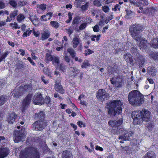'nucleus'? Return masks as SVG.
I'll return each mask as SVG.
<instances>
[{
	"instance_id": "obj_1",
	"label": "nucleus",
	"mask_w": 158,
	"mask_h": 158,
	"mask_svg": "<svg viewBox=\"0 0 158 158\" xmlns=\"http://www.w3.org/2000/svg\"><path fill=\"white\" fill-rule=\"evenodd\" d=\"M128 98L129 103L133 106H139L144 101L143 96L139 91L136 90L129 93Z\"/></svg>"
},
{
	"instance_id": "obj_2",
	"label": "nucleus",
	"mask_w": 158,
	"mask_h": 158,
	"mask_svg": "<svg viewBox=\"0 0 158 158\" xmlns=\"http://www.w3.org/2000/svg\"><path fill=\"white\" fill-rule=\"evenodd\" d=\"M122 105V102L120 100H113L108 103L107 108L108 110V114L115 116L117 114L121 113V106Z\"/></svg>"
},
{
	"instance_id": "obj_3",
	"label": "nucleus",
	"mask_w": 158,
	"mask_h": 158,
	"mask_svg": "<svg viewBox=\"0 0 158 158\" xmlns=\"http://www.w3.org/2000/svg\"><path fill=\"white\" fill-rule=\"evenodd\" d=\"M143 29L141 25L138 24H135L131 26L129 28L130 34L133 38L138 42L141 39V36L139 34Z\"/></svg>"
},
{
	"instance_id": "obj_4",
	"label": "nucleus",
	"mask_w": 158,
	"mask_h": 158,
	"mask_svg": "<svg viewBox=\"0 0 158 158\" xmlns=\"http://www.w3.org/2000/svg\"><path fill=\"white\" fill-rule=\"evenodd\" d=\"M32 89L31 85H22L15 89L14 96L19 98L25 93L30 92Z\"/></svg>"
},
{
	"instance_id": "obj_5",
	"label": "nucleus",
	"mask_w": 158,
	"mask_h": 158,
	"mask_svg": "<svg viewBox=\"0 0 158 158\" xmlns=\"http://www.w3.org/2000/svg\"><path fill=\"white\" fill-rule=\"evenodd\" d=\"M30 153L29 156L27 155L26 152L22 151L20 153V158H39V153L37 152V150L35 148L30 147L29 149Z\"/></svg>"
},
{
	"instance_id": "obj_6",
	"label": "nucleus",
	"mask_w": 158,
	"mask_h": 158,
	"mask_svg": "<svg viewBox=\"0 0 158 158\" xmlns=\"http://www.w3.org/2000/svg\"><path fill=\"white\" fill-rule=\"evenodd\" d=\"M24 131V129L22 128L21 130L15 131L13 134V137L15 143H18L25 140Z\"/></svg>"
},
{
	"instance_id": "obj_7",
	"label": "nucleus",
	"mask_w": 158,
	"mask_h": 158,
	"mask_svg": "<svg viewBox=\"0 0 158 158\" xmlns=\"http://www.w3.org/2000/svg\"><path fill=\"white\" fill-rule=\"evenodd\" d=\"M131 116L134 119L133 123L135 124H139L142 123L141 111H134L132 112Z\"/></svg>"
},
{
	"instance_id": "obj_8",
	"label": "nucleus",
	"mask_w": 158,
	"mask_h": 158,
	"mask_svg": "<svg viewBox=\"0 0 158 158\" xmlns=\"http://www.w3.org/2000/svg\"><path fill=\"white\" fill-rule=\"evenodd\" d=\"M97 97L98 100L102 101L108 99L109 96L108 93L103 89H99L97 93Z\"/></svg>"
},
{
	"instance_id": "obj_9",
	"label": "nucleus",
	"mask_w": 158,
	"mask_h": 158,
	"mask_svg": "<svg viewBox=\"0 0 158 158\" xmlns=\"http://www.w3.org/2000/svg\"><path fill=\"white\" fill-rule=\"evenodd\" d=\"M32 96V94H29L23 100L22 105L23 108L22 110L23 112L25 111V109L30 105Z\"/></svg>"
},
{
	"instance_id": "obj_10",
	"label": "nucleus",
	"mask_w": 158,
	"mask_h": 158,
	"mask_svg": "<svg viewBox=\"0 0 158 158\" xmlns=\"http://www.w3.org/2000/svg\"><path fill=\"white\" fill-rule=\"evenodd\" d=\"M51 98L48 96H46L44 99L40 93V105H42L45 103L47 106H50L51 105Z\"/></svg>"
},
{
	"instance_id": "obj_11",
	"label": "nucleus",
	"mask_w": 158,
	"mask_h": 158,
	"mask_svg": "<svg viewBox=\"0 0 158 158\" xmlns=\"http://www.w3.org/2000/svg\"><path fill=\"white\" fill-rule=\"evenodd\" d=\"M143 120L145 121H148L151 119V113L147 110H143L141 111Z\"/></svg>"
},
{
	"instance_id": "obj_12",
	"label": "nucleus",
	"mask_w": 158,
	"mask_h": 158,
	"mask_svg": "<svg viewBox=\"0 0 158 158\" xmlns=\"http://www.w3.org/2000/svg\"><path fill=\"white\" fill-rule=\"evenodd\" d=\"M111 83L115 87H120L122 85V79L120 78H113L110 80Z\"/></svg>"
},
{
	"instance_id": "obj_13",
	"label": "nucleus",
	"mask_w": 158,
	"mask_h": 158,
	"mask_svg": "<svg viewBox=\"0 0 158 158\" xmlns=\"http://www.w3.org/2000/svg\"><path fill=\"white\" fill-rule=\"evenodd\" d=\"M136 41L137 42V45L139 46L140 49L143 50L146 48L147 44V41L144 39L142 38L141 37V39L139 40L138 42V41Z\"/></svg>"
},
{
	"instance_id": "obj_14",
	"label": "nucleus",
	"mask_w": 158,
	"mask_h": 158,
	"mask_svg": "<svg viewBox=\"0 0 158 158\" xmlns=\"http://www.w3.org/2000/svg\"><path fill=\"white\" fill-rule=\"evenodd\" d=\"M132 134V132L129 131L125 133L123 135L120 136L118 138L119 139H123V140H129L131 139V137Z\"/></svg>"
},
{
	"instance_id": "obj_15",
	"label": "nucleus",
	"mask_w": 158,
	"mask_h": 158,
	"mask_svg": "<svg viewBox=\"0 0 158 158\" xmlns=\"http://www.w3.org/2000/svg\"><path fill=\"white\" fill-rule=\"evenodd\" d=\"M9 149L5 148H0V158H4L9 153Z\"/></svg>"
},
{
	"instance_id": "obj_16",
	"label": "nucleus",
	"mask_w": 158,
	"mask_h": 158,
	"mask_svg": "<svg viewBox=\"0 0 158 158\" xmlns=\"http://www.w3.org/2000/svg\"><path fill=\"white\" fill-rule=\"evenodd\" d=\"M55 89L56 91L59 92L61 94H63L64 93V90L59 82H56Z\"/></svg>"
},
{
	"instance_id": "obj_17",
	"label": "nucleus",
	"mask_w": 158,
	"mask_h": 158,
	"mask_svg": "<svg viewBox=\"0 0 158 158\" xmlns=\"http://www.w3.org/2000/svg\"><path fill=\"white\" fill-rule=\"evenodd\" d=\"M17 117L14 113L12 112L8 115L7 121L9 123H13L15 121V119Z\"/></svg>"
},
{
	"instance_id": "obj_18",
	"label": "nucleus",
	"mask_w": 158,
	"mask_h": 158,
	"mask_svg": "<svg viewBox=\"0 0 158 158\" xmlns=\"http://www.w3.org/2000/svg\"><path fill=\"white\" fill-rule=\"evenodd\" d=\"M147 72L152 76H154L156 74V70L155 67L153 66H149L147 68Z\"/></svg>"
},
{
	"instance_id": "obj_19",
	"label": "nucleus",
	"mask_w": 158,
	"mask_h": 158,
	"mask_svg": "<svg viewBox=\"0 0 158 158\" xmlns=\"http://www.w3.org/2000/svg\"><path fill=\"white\" fill-rule=\"evenodd\" d=\"M122 123V120L118 121H110L109 122V124L112 127H116L120 125Z\"/></svg>"
},
{
	"instance_id": "obj_20",
	"label": "nucleus",
	"mask_w": 158,
	"mask_h": 158,
	"mask_svg": "<svg viewBox=\"0 0 158 158\" xmlns=\"http://www.w3.org/2000/svg\"><path fill=\"white\" fill-rule=\"evenodd\" d=\"M81 41L78 36H75L73 40V48H76L78 44H80Z\"/></svg>"
},
{
	"instance_id": "obj_21",
	"label": "nucleus",
	"mask_w": 158,
	"mask_h": 158,
	"mask_svg": "<svg viewBox=\"0 0 158 158\" xmlns=\"http://www.w3.org/2000/svg\"><path fill=\"white\" fill-rule=\"evenodd\" d=\"M124 56V59L127 62L131 64H133V60L131 54L129 53H127L125 54Z\"/></svg>"
},
{
	"instance_id": "obj_22",
	"label": "nucleus",
	"mask_w": 158,
	"mask_h": 158,
	"mask_svg": "<svg viewBox=\"0 0 158 158\" xmlns=\"http://www.w3.org/2000/svg\"><path fill=\"white\" fill-rule=\"evenodd\" d=\"M50 35L49 31L48 30H45L41 34V39L44 40L48 38Z\"/></svg>"
},
{
	"instance_id": "obj_23",
	"label": "nucleus",
	"mask_w": 158,
	"mask_h": 158,
	"mask_svg": "<svg viewBox=\"0 0 158 158\" xmlns=\"http://www.w3.org/2000/svg\"><path fill=\"white\" fill-rule=\"evenodd\" d=\"M70 72L71 76H75L79 73L80 71L76 67H71L70 68Z\"/></svg>"
},
{
	"instance_id": "obj_24",
	"label": "nucleus",
	"mask_w": 158,
	"mask_h": 158,
	"mask_svg": "<svg viewBox=\"0 0 158 158\" xmlns=\"http://www.w3.org/2000/svg\"><path fill=\"white\" fill-rule=\"evenodd\" d=\"M52 15V12L48 13L46 15L42 16H41V19L43 21H46L48 19H50Z\"/></svg>"
},
{
	"instance_id": "obj_25",
	"label": "nucleus",
	"mask_w": 158,
	"mask_h": 158,
	"mask_svg": "<svg viewBox=\"0 0 158 158\" xmlns=\"http://www.w3.org/2000/svg\"><path fill=\"white\" fill-rule=\"evenodd\" d=\"M138 57V62L140 67H142L145 62V59L144 57L139 55Z\"/></svg>"
},
{
	"instance_id": "obj_26",
	"label": "nucleus",
	"mask_w": 158,
	"mask_h": 158,
	"mask_svg": "<svg viewBox=\"0 0 158 158\" xmlns=\"http://www.w3.org/2000/svg\"><path fill=\"white\" fill-rule=\"evenodd\" d=\"M152 47L154 48H158V38L153 39L150 42Z\"/></svg>"
},
{
	"instance_id": "obj_27",
	"label": "nucleus",
	"mask_w": 158,
	"mask_h": 158,
	"mask_svg": "<svg viewBox=\"0 0 158 158\" xmlns=\"http://www.w3.org/2000/svg\"><path fill=\"white\" fill-rule=\"evenodd\" d=\"M156 156L154 152L152 151L148 152L143 158H156Z\"/></svg>"
},
{
	"instance_id": "obj_28",
	"label": "nucleus",
	"mask_w": 158,
	"mask_h": 158,
	"mask_svg": "<svg viewBox=\"0 0 158 158\" xmlns=\"http://www.w3.org/2000/svg\"><path fill=\"white\" fill-rule=\"evenodd\" d=\"M59 60L60 58L58 56L53 55L52 60L51 61H52L53 64L57 65L59 63Z\"/></svg>"
},
{
	"instance_id": "obj_29",
	"label": "nucleus",
	"mask_w": 158,
	"mask_h": 158,
	"mask_svg": "<svg viewBox=\"0 0 158 158\" xmlns=\"http://www.w3.org/2000/svg\"><path fill=\"white\" fill-rule=\"evenodd\" d=\"M40 94L39 93L36 94L33 98V102L35 105H39L40 102Z\"/></svg>"
},
{
	"instance_id": "obj_30",
	"label": "nucleus",
	"mask_w": 158,
	"mask_h": 158,
	"mask_svg": "<svg viewBox=\"0 0 158 158\" xmlns=\"http://www.w3.org/2000/svg\"><path fill=\"white\" fill-rule=\"evenodd\" d=\"M71 154L68 151L63 152L62 154V158H71Z\"/></svg>"
},
{
	"instance_id": "obj_31",
	"label": "nucleus",
	"mask_w": 158,
	"mask_h": 158,
	"mask_svg": "<svg viewBox=\"0 0 158 158\" xmlns=\"http://www.w3.org/2000/svg\"><path fill=\"white\" fill-rule=\"evenodd\" d=\"M32 129L35 131H39L40 129V121H37L32 125Z\"/></svg>"
},
{
	"instance_id": "obj_32",
	"label": "nucleus",
	"mask_w": 158,
	"mask_h": 158,
	"mask_svg": "<svg viewBox=\"0 0 158 158\" xmlns=\"http://www.w3.org/2000/svg\"><path fill=\"white\" fill-rule=\"evenodd\" d=\"M67 51L69 53L72 58H74V57L76 56V52L71 48H68Z\"/></svg>"
},
{
	"instance_id": "obj_33",
	"label": "nucleus",
	"mask_w": 158,
	"mask_h": 158,
	"mask_svg": "<svg viewBox=\"0 0 158 158\" xmlns=\"http://www.w3.org/2000/svg\"><path fill=\"white\" fill-rule=\"evenodd\" d=\"M90 64L88 60H85L81 65L82 68H86L90 66Z\"/></svg>"
},
{
	"instance_id": "obj_34",
	"label": "nucleus",
	"mask_w": 158,
	"mask_h": 158,
	"mask_svg": "<svg viewBox=\"0 0 158 158\" xmlns=\"http://www.w3.org/2000/svg\"><path fill=\"white\" fill-rule=\"evenodd\" d=\"M7 97L4 95L0 96V106L2 105L7 101Z\"/></svg>"
},
{
	"instance_id": "obj_35",
	"label": "nucleus",
	"mask_w": 158,
	"mask_h": 158,
	"mask_svg": "<svg viewBox=\"0 0 158 158\" xmlns=\"http://www.w3.org/2000/svg\"><path fill=\"white\" fill-rule=\"evenodd\" d=\"M18 12V10H15L12 11L10 13V17L13 19H15V17L17 15Z\"/></svg>"
},
{
	"instance_id": "obj_36",
	"label": "nucleus",
	"mask_w": 158,
	"mask_h": 158,
	"mask_svg": "<svg viewBox=\"0 0 158 158\" xmlns=\"http://www.w3.org/2000/svg\"><path fill=\"white\" fill-rule=\"evenodd\" d=\"M131 51L132 54H133L134 55L138 56L139 54L138 53V50L135 47H133L131 48Z\"/></svg>"
},
{
	"instance_id": "obj_37",
	"label": "nucleus",
	"mask_w": 158,
	"mask_h": 158,
	"mask_svg": "<svg viewBox=\"0 0 158 158\" xmlns=\"http://www.w3.org/2000/svg\"><path fill=\"white\" fill-rule=\"evenodd\" d=\"M50 24L52 27L56 28H57L60 26L59 24L56 21H52L50 22Z\"/></svg>"
},
{
	"instance_id": "obj_38",
	"label": "nucleus",
	"mask_w": 158,
	"mask_h": 158,
	"mask_svg": "<svg viewBox=\"0 0 158 158\" xmlns=\"http://www.w3.org/2000/svg\"><path fill=\"white\" fill-rule=\"evenodd\" d=\"M25 18V17L23 15L20 14L17 16V20L19 22H21Z\"/></svg>"
},
{
	"instance_id": "obj_39",
	"label": "nucleus",
	"mask_w": 158,
	"mask_h": 158,
	"mask_svg": "<svg viewBox=\"0 0 158 158\" xmlns=\"http://www.w3.org/2000/svg\"><path fill=\"white\" fill-rule=\"evenodd\" d=\"M47 122L44 120L40 121V130L45 128L47 125Z\"/></svg>"
},
{
	"instance_id": "obj_40",
	"label": "nucleus",
	"mask_w": 158,
	"mask_h": 158,
	"mask_svg": "<svg viewBox=\"0 0 158 158\" xmlns=\"http://www.w3.org/2000/svg\"><path fill=\"white\" fill-rule=\"evenodd\" d=\"M148 1L144 0H139V6L140 5L145 6L148 4Z\"/></svg>"
},
{
	"instance_id": "obj_41",
	"label": "nucleus",
	"mask_w": 158,
	"mask_h": 158,
	"mask_svg": "<svg viewBox=\"0 0 158 158\" xmlns=\"http://www.w3.org/2000/svg\"><path fill=\"white\" fill-rule=\"evenodd\" d=\"M80 18L78 17H75L73 20V21L72 22V23L73 24H78L79 23L80 21Z\"/></svg>"
},
{
	"instance_id": "obj_42",
	"label": "nucleus",
	"mask_w": 158,
	"mask_h": 158,
	"mask_svg": "<svg viewBox=\"0 0 158 158\" xmlns=\"http://www.w3.org/2000/svg\"><path fill=\"white\" fill-rule=\"evenodd\" d=\"M59 69L60 70L64 72H65L66 70V66L62 63L59 64Z\"/></svg>"
},
{
	"instance_id": "obj_43",
	"label": "nucleus",
	"mask_w": 158,
	"mask_h": 158,
	"mask_svg": "<svg viewBox=\"0 0 158 158\" xmlns=\"http://www.w3.org/2000/svg\"><path fill=\"white\" fill-rule=\"evenodd\" d=\"M116 69L115 68H114V67H113L111 66H109L108 68V73L111 74L113 72H114V71H116Z\"/></svg>"
},
{
	"instance_id": "obj_44",
	"label": "nucleus",
	"mask_w": 158,
	"mask_h": 158,
	"mask_svg": "<svg viewBox=\"0 0 158 158\" xmlns=\"http://www.w3.org/2000/svg\"><path fill=\"white\" fill-rule=\"evenodd\" d=\"M30 19L34 25H38L39 24L40 22L38 19L35 18L33 19L31 17L30 18Z\"/></svg>"
},
{
	"instance_id": "obj_45",
	"label": "nucleus",
	"mask_w": 158,
	"mask_h": 158,
	"mask_svg": "<svg viewBox=\"0 0 158 158\" xmlns=\"http://www.w3.org/2000/svg\"><path fill=\"white\" fill-rule=\"evenodd\" d=\"M9 3L14 8H15L17 6L16 2L14 0H10Z\"/></svg>"
},
{
	"instance_id": "obj_46",
	"label": "nucleus",
	"mask_w": 158,
	"mask_h": 158,
	"mask_svg": "<svg viewBox=\"0 0 158 158\" xmlns=\"http://www.w3.org/2000/svg\"><path fill=\"white\" fill-rule=\"evenodd\" d=\"M87 23H82L79 27V29L80 30L84 29L87 26Z\"/></svg>"
},
{
	"instance_id": "obj_47",
	"label": "nucleus",
	"mask_w": 158,
	"mask_h": 158,
	"mask_svg": "<svg viewBox=\"0 0 158 158\" xmlns=\"http://www.w3.org/2000/svg\"><path fill=\"white\" fill-rule=\"evenodd\" d=\"M101 36L100 35H93L91 36V39L92 41H94L95 40V39L94 38V37L96 38V40L97 41H98L99 39V38Z\"/></svg>"
},
{
	"instance_id": "obj_48",
	"label": "nucleus",
	"mask_w": 158,
	"mask_h": 158,
	"mask_svg": "<svg viewBox=\"0 0 158 158\" xmlns=\"http://www.w3.org/2000/svg\"><path fill=\"white\" fill-rule=\"evenodd\" d=\"M158 53L153 52L151 55V57L154 60H156L158 59Z\"/></svg>"
},
{
	"instance_id": "obj_49",
	"label": "nucleus",
	"mask_w": 158,
	"mask_h": 158,
	"mask_svg": "<svg viewBox=\"0 0 158 158\" xmlns=\"http://www.w3.org/2000/svg\"><path fill=\"white\" fill-rule=\"evenodd\" d=\"M131 3L132 4L135 6H139V0H136L135 1H132L131 0H129Z\"/></svg>"
},
{
	"instance_id": "obj_50",
	"label": "nucleus",
	"mask_w": 158,
	"mask_h": 158,
	"mask_svg": "<svg viewBox=\"0 0 158 158\" xmlns=\"http://www.w3.org/2000/svg\"><path fill=\"white\" fill-rule=\"evenodd\" d=\"M89 3L88 2H86L85 4L82 5L80 7L81 9L82 10H85L89 6Z\"/></svg>"
},
{
	"instance_id": "obj_51",
	"label": "nucleus",
	"mask_w": 158,
	"mask_h": 158,
	"mask_svg": "<svg viewBox=\"0 0 158 158\" xmlns=\"http://www.w3.org/2000/svg\"><path fill=\"white\" fill-rule=\"evenodd\" d=\"M94 4L97 7H100L102 6L100 2L98 0H94Z\"/></svg>"
},
{
	"instance_id": "obj_52",
	"label": "nucleus",
	"mask_w": 158,
	"mask_h": 158,
	"mask_svg": "<svg viewBox=\"0 0 158 158\" xmlns=\"http://www.w3.org/2000/svg\"><path fill=\"white\" fill-rule=\"evenodd\" d=\"M53 56H52L49 53H47L46 55L45 58L48 60L51 61L52 60Z\"/></svg>"
},
{
	"instance_id": "obj_53",
	"label": "nucleus",
	"mask_w": 158,
	"mask_h": 158,
	"mask_svg": "<svg viewBox=\"0 0 158 158\" xmlns=\"http://www.w3.org/2000/svg\"><path fill=\"white\" fill-rule=\"evenodd\" d=\"M102 10L105 13L109 11V9L107 6H103L102 7Z\"/></svg>"
},
{
	"instance_id": "obj_54",
	"label": "nucleus",
	"mask_w": 158,
	"mask_h": 158,
	"mask_svg": "<svg viewBox=\"0 0 158 158\" xmlns=\"http://www.w3.org/2000/svg\"><path fill=\"white\" fill-rule=\"evenodd\" d=\"M43 71L45 74H46L48 75L49 76L50 75V74L49 71L48 69V68H44L43 70Z\"/></svg>"
},
{
	"instance_id": "obj_55",
	"label": "nucleus",
	"mask_w": 158,
	"mask_h": 158,
	"mask_svg": "<svg viewBox=\"0 0 158 158\" xmlns=\"http://www.w3.org/2000/svg\"><path fill=\"white\" fill-rule=\"evenodd\" d=\"M10 25L15 28V29L20 28V27L18 26V24L16 22H15L14 23H10Z\"/></svg>"
},
{
	"instance_id": "obj_56",
	"label": "nucleus",
	"mask_w": 158,
	"mask_h": 158,
	"mask_svg": "<svg viewBox=\"0 0 158 158\" xmlns=\"http://www.w3.org/2000/svg\"><path fill=\"white\" fill-rule=\"evenodd\" d=\"M31 30L30 31H27L26 32H25L23 34V37H27V35H29L31 34Z\"/></svg>"
},
{
	"instance_id": "obj_57",
	"label": "nucleus",
	"mask_w": 158,
	"mask_h": 158,
	"mask_svg": "<svg viewBox=\"0 0 158 158\" xmlns=\"http://www.w3.org/2000/svg\"><path fill=\"white\" fill-rule=\"evenodd\" d=\"M93 30L94 32H98L99 30V27L98 25H95L93 27Z\"/></svg>"
},
{
	"instance_id": "obj_58",
	"label": "nucleus",
	"mask_w": 158,
	"mask_h": 158,
	"mask_svg": "<svg viewBox=\"0 0 158 158\" xmlns=\"http://www.w3.org/2000/svg\"><path fill=\"white\" fill-rule=\"evenodd\" d=\"M64 59L68 63H69L70 61V58L66 54L64 56Z\"/></svg>"
},
{
	"instance_id": "obj_59",
	"label": "nucleus",
	"mask_w": 158,
	"mask_h": 158,
	"mask_svg": "<svg viewBox=\"0 0 158 158\" xmlns=\"http://www.w3.org/2000/svg\"><path fill=\"white\" fill-rule=\"evenodd\" d=\"M77 125L80 127H82V125L83 127H85V124L82 121L78 122Z\"/></svg>"
},
{
	"instance_id": "obj_60",
	"label": "nucleus",
	"mask_w": 158,
	"mask_h": 158,
	"mask_svg": "<svg viewBox=\"0 0 158 158\" xmlns=\"http://www.w3.org/2000/svg\"><path fill=\"white\" fill-rule=\"evenodd\" d=\"M81 3H79L76 0L74 2L75 6L77 8H80L81 6Z\"/></svg>"
},
{
	"instance_id": "obj_61",
	"label": "nucleus",
	"mask_w": 158,
	"mask_h": 158,
	"mask_svg": "<svg viewBox=\"0 0 158 158\" xmlns=\"http://www.w3.org/2000/svg\"><path fill=\"white\" fill-rule=\"evenodd\" d=\"M27 4V2L23 1H20L18 3L19 5L20 6H23Z\"/></svg>"
},
{
	"instance_id": "obj_62",
	"label": "nucleus",
	"mask_w": 158,
	"mask_h": 158,
	"mask_svg": "<svg viewBox=\"0 0 158 158\" xmlns=\"http://www.w3.org/2000/svg\"><path fill=\"white\" fill-rule=\"evenodd\" d=\"M119 6L118 4H116L114 8L112 9L115 11H117V10H120V9Z\"/></svg>"
},
{
	"instance_id": "obj_63",
	"label": "nucleus",
	"mask_w": 158,
	"mask_h": 158,
	"mask_svg": "<svg viewBox=\"0 0 158 158\" xmlns=\"http://www.w3.org/2000/svg\"><path fill=\"white\" fill-rule=\"evenodd\" d=\"M46 5L45 4H41L40 5V9L44 10L46 8Z\"/></svg>"
},
{
	"instance_id": "obj_64",
	"label": "nucleus",
	"mask_w": 158,
	"mask_h": 158,
	"mask_svg": "<svg viewBox=\"0 0 158 158\" xmlns=\"http://www.w3.org/2000/svg\"><path fill=\"white\" fill-rule=\"evenodd\" d=\"M44 152H50V149L48 148L46 145L44 146L43 148Z\"/></svg>"
}]
</instances>
